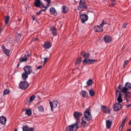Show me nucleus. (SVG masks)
<instances>
[{"label":"nucleus","mask_w":131,"mask_h":131,"mask_svg":"<svg viewBox=\"0 0 131 131\" xmlns=\"http://www.w3.org/2000/svg\"><path fill=\"white\" fill-rule=\"evenodd\" d=\"M78 121H77L73 124L68 126L66 128V131H75L78 128Z\"/></svg>","instance_id":"nucleus-1"},{"label":"nucleus","mask_w":131,"mask_h":131,"mask_svg":"<svg viewBox=\"0 0 131 131\" xmlns=\"http://www.w3.org/2000/svg\"><path fill=\"white\" fill-rule=\"evenodd\" d=\"M90 109L88 108L84 112V115L85 119L86 120L89 121L92 119V116L90 112Z\"/></svg>","instance_id":"nucleus-2"},{"label":"nucleus","mask_w":131,"mask_h":131,"mask_svg":"<svg viewBox=\"0 0 131 131\" xmlns=\"http://www.w3.org/2000/svg\"><path fill=\"white\" fill-rule=\"evenodd\" d=\"M84 8L86 9H87V7L86 5L85 0H80L79 5L77 9L78 10H80Z\"/></svg>","instance_id":"nucleus-3"},{"label":"nucleus","mask_w":131,"mask_h":131,"mask_svg":"<svg viewBox=\"0 0 131 131\" xmlns=\"http://www.w3.org/2000/svg\"><path fill=\"white\" fill-rule=\"evenodd\" d=\"M29 84L26 81H23L20 83L19 85V88L22 90H25L28 87Z\"/></svg>","instance_id":"nucleus-4"},{"label":"nucleus","mask_w":131,"mask_h":131,"mask_svg":"<svg viewBox=\"0 0 131 131\" xmlns=\"http://www.w3.org/2000/svg\"><path fill=\"white\" fill-rule=\"evenodd\" d=\"M122 94L119 92V91L117 90H116V96L117 97V100L118 103H120L122 102L123 100L122 99Z\"/></svg>","instance_id":"nucleus-5"},{"label":"nucleus","mask_w":131,"mask_h":131,"mask_svg":"<svg viewBox=\"0 0 131 131\" xmlns=\"http://www.w3.org/2000/svg\"><path fill=\"white\" fill-rule=\"evenodd\" d=\"M131 89V84L129 82L126 83L125 85V86L123 88L122 92H125L127 90Z\"/></svg>","instance_id":"nucleus-6"},{"label":"nucleus","mask_w":131,"mask_h":131,"mask_svg":"<svg viewBox=\"0 0 131 131\" xmlns=\"http://www.w3.org/2000/svg\"><path fill=\"white\" fill-rule=\"evenodd\" d=\"M124 93L125 95L124 99L127 102H129L130 101V94L129 91H125V92H122Z\"/></svg>","instance_id":"nucleus-7"},{"label":"nucleus","mask_w":131,"mask_h":131,"mask_svg":"<svg viewBox=\"0 0 131 131\" xmlns=\"http://www.w3.org/2000/svg\"><path fill=\"white\" fill-rule=\"evenodd\" d=\"M24 69L25 72L29 74H30L32 72L31 67L30 66H27L24 68Z\"/></svg>","instance_id":"nucleus-8"},{"label":"nucleus","mask_w":131,"mask_h":131,"mask_svg":"<svg viewBox=\"0 0 131 131\" xmlns=\"http://www.w3.org/2000/svg\"><path fill=\"white\" fill-rule=\"evenodd\" d=\"M122 107V105L121 103H116L113 105V108L114 110L118 111Z\"/></svg>","instance_id":"nucleus-9"},{"label":"nucleus","mask_w":131,"mask_h":131,"mask_svg":"<svg viewBox=\"0 0 131 131\" xmlns=\"http://www.w3.org/2000/svg\"><path fill=\"white\" fill-rule=\"evenodd\" d=\"M50 106L51 107V110H53V106L54 108H56L57 106L58 101L57 100H54L52 102L51 101L49 102Z\"/></svg>","instance_id":"nucleus-10"},{"label":"nucleus","mask_w":131,"mask_h":131,"mask_svg":"<svg viewBox=\"0 0 131 131\" xmlns=\"http://www.w3.org/2000/svg\"><path fill=\"white\" fill-rule=\"evenodd\" d=\"M80 18L81 20V23H84L88 19V17L85 14H80Z\"/></svg>","instance_id":"nucleus-11"},{"label":"nucleus","mask_w":131,"mask_h":131,"mask_svg":"<svg viewBox=\"0 0 131 131\" xmlns=\"http://www.w3.org/2000/svg\"><path fill=\"white\" fill-rule=\"evenodd\" d=\"M82 113L78 112H75L73 114V115L75 117V118L78 120L79 119L80 116H82Z\"/></svg>","instance_id":"nucleus-12"},{"label":"nucleus","mask_w":131,"mask_h":131,"mask_svg":"<svg viewBox=\"0 0 131 131\" xmlns=\"http://www.w3.org/2000/svg\"><path fill=\"white\" fill-rule=\"evenodd\" d=\"M102 110L105 113H110V110L109 108L105 106H102L101 107Z\"/></svg>","instance_id":"nucleus-13"},{"label":"nucleus","mask_w":131,"mask_h":131,"mask_svg":"<svg viewBox=\"0 0 131 131\" xmlns=\"http://www.w3.org/2000/svg\"><path fill=\"white\" fill-rule=\"evenodd\" d=\"M94 30L95 31L101 32L103 31V27L100 26H96L94 27Z\"/></svg>","instance_id":"nucleus-14"},{"label":"nucleus","mask_w":131,"mask_h":131,"mask_svg":"<svg viewBox=\"0 0 131 131\" xmlns=\"http://www.w3.org/2000/svg\"><path fill=\"white\" fill-rule=\"evenodd\" d=\"M103 39L104 41L106 43H109L111 41V37L108 35H106L104 37Z\"/></svg>","instance_id":"nucleus-15"},{"label":"nucleus","mask_w":131,"mask_h":131,"mask_svg":"<svg viewBox=\"0 0 131 131\" xmlns=\"http://www.w3.org/2000/svg\"><path fill=\"white\" fill-rule=\"evenodd\" d=\"M51 46L50 43L47 41L45 42L43 47L45 48L48 49L51 47Z\"/></svg>","instance_id":"nucleus-16"},{"label":"nucleus","mask_w":131,"mask_h":131,"mask_svg":"<svg viewBox=\"0 0 131 131\" xmlns=\"http://www.w3.org/2000/svg\"><path fill=\"white\" fill-rule=\"evenodd\" d=\"M6 121V118L5 117L3 116L0 117V123L1 124L4 125L5 124Z\"/></svg>","instance_id":"nucleus-17"},{"label":"nucleus","mask_w":131,"mask_h":131,"mask_svg":"<svg viewBox=\"0 0 131 131\" xmlns=\"http://www.w3.org/2000/svg\"><path fill=\"white\" fill-rule=\"evenodd\" d=\"M42 4L40 0H35V1L34 5L36 7H39L40 5L42 6Z\"/></svg>","instance_id":"nucleus-18"},{"label":"nucleus","mask_w":131,"mask_h":131,"mask_svg":"<svg viewBox=\"0 0 131 131\" xmlns=\"http://www.w3.org/2000/svg\"><path fill=\"white\" fill-rule=\"evenodd\" d=\"M106 125L108 129L110 128L112 125V121L110 120H108L106 121Z\"/></svg>","instance_id":"nucleus-19"},{"label":"nucleus","mask_w":131,"mask_h":131,"mask_svg":"<svg viewBox=\"0 0 131 131\" xmlns=\"http://www.w3.org/2000/svg\"><path fill=\"white\" fill-rule=\"evenodd\" d=\"M2 48L3 50V52L7 55L9 54L10 51L9 50L6 49L4 45H2Z\"/></svg>","instance_id":"nucleus-20"},{"label":"nucleus","mask_w":131,"mask_h":131,"mask_svg":"<svg viewBox=\"0 0 131 131\" xmlns=\"http://www.w3.org/2000/svg\"><path fill=\"white\" fill-rule=\"evenodd\" d=\"M81 95L83 97H85L88 96V93L87 92L85 91H82L81 92Z\"/></svg>","instance_id":"nucleus-21"},{"label":"nucleus","mask_w":131,"mask_h":131,"mask_svg":"<svg viewBox=\"0 0 131 131\" xmlns=\"http://www.w3.org/2000/svg\"><path fill=\"white\" fill-rule=\"evenodd\" d=\"M95 61V60H92L91 59L87 60V59H85L83 60L84 63H88L91 64L92 63L93 61Z\"/></svg>","instance_id":"nucleus-22"},{"label":"nucleus","mask_w":131,"mask_h":131,"mask_svg":"<svg viewBox=\"0 0 131 131\" xmlns=\"http://www.w3.org/2000/svg\"><path fill=\"white\" fill-rule=\"evenodd\" d=\"M68 10L67 7L66 6H63L62 7V11L64 13H66Z\"/></svg>","instance_id":"nucleus-23"},{"label":"nucleus","mask_w":131,"mask_h":131,"mask_svg":"<svg viewBox=\"0 0 131 131\" xmlns=\"http://www.w3.org/2000/svg\"><path fill=\"white\" fill-rule=\"evenodd\" d=\"M29 74L25 72H23L22 74V77L23 79L25 80L28 78V75Z\"/></svg>","instance_id":"nucleus-24"},{"label":"nucleus","mask_w":131,"mask_h":131,"mask_svg":"<svg viewBox=\"0 0 131 131\" xmlns=\"http://www.w3.org/2000/svg\"><path fill=\"white\" fill-rule=\"evenodd\" d=\"M87 122L86 121H84L83 119L82 118V121L81 123V125L83 128H85L86 127Z\"/></svg>","instance_id":"nucleus-25"},{"label":"nucleus","mask_w":131,"mask_h":131,"mask_svg":"<svg viewBox=\"0 0 131 131\" xmlns=\"http://www.w3.org/2000/svg\"><path fill=\"white\" fill-rule=\"evenodd\" d=\"M27 60V58L25 55V56L23 57L20 59V63L26 61Z\"/></svg>","instance_id":"nucleus-26"},{"label":"nucleus","mask_w":131,"mask_h":131,"mask_svg":"<svg viewBox=\"0 0 131 131\" xmlns=\"http://www.w3.org/2000/svg\"><path fill=\"white\" fill-rule=\"evenodd\" d=\"M89 93L90 95L91 96H94L95 94V92L92 89L89 91Z\"/></svg>","instance_id":"nucleus-27"},{"label":"nucleus","mask_w":131,"mask_h":131,"mask_svg":"<svg viewBox=\"0 0 131 131\" xmlns=\"http://www.w3.org/2000/svg\"><path fill=\"white\" fill-rule=\"evenodd\" d=\"M35 98V96L34 95H32L30 97L28 103H29L32 101Z\"/></svg>","instance_id":"nucleus-28"},{"label":"nucleus","mask_w":131,"mask_h":131,"mask_svg":"<svg viewBox=\"0 0 131 131\" xmlns=\"http://www.w3.org/2000/svg\"><path fill=\"white\" fill-rule=\"evenodd\" d=\"M10 17L9 16H6L5 19V22L6 24H7L9 22Z\"/></svg>","instance_id":"nucleus-29"},{"label":"nucleus","mask_w":131,"mask_h":131,"mask_svg":"<svg viewBox=\"0 0 131 131\" xmlns=\"http://www.w3.org/2000/svg\"><path fill=\"white\" fill-rule=\"evenodd\" d=\"M50 12L51 14H54L55 13L56 10L54 7H52L50 8Z\"/></svg>","instance_id":"nucleus-30"},{"label":"nucleus","mask_w":131,"mask_h":131,"mask_svg":"<svg viewBox=\"0 0 131 131\" xmlns=\"http://www.w3.org/2000/svg\"><path fill=\"white\" fill-rule=\"evenodd\" d=\"M81 60V58L77 59L75 62V64L76 65H79L80 64Z\"/></svg>","instance_id":"nucleus-31"},{"label":"nucleus","mask_w":131,"mask_h":131,"mask_svg":"<svg viewBox=\"0 0 131 131\" xmlns=\"http://www.w3.org/2000/svg\"><path fill=\"white\" fill-rule=\"evenodd\" d=\"M23 131H28L29 128L26 125H24L22 127Z\"/></svg>","instance_id":"nucleus-32"},{"label":"nucleus","mask_w":131,"mask_h":131,"mask_svg":"<svg viewBox=\"0 0 131 131\" xmlns=\"http://www.w3.org/2000/svg\"><path fill=\"white\" fill-rule=\"evenodd\" d=\"M42 8H45V9H41V10H40V11H41V12H43V11H44V12H45L47 9V8H48V6H45L44 5H43V4H42Z\"/></svg>","instance_id":"nucleus-33"},{"label":"nucleus","mask_w":131,"mask_h":131,"mask_svg":"<svg viewBox=\"0 0 131 131\" xmlns=\"http://www.w3.org/2000/svg\"><path fill=\"white\" fill-rule=\"evenodd\" d=\"M26 113L29 116H30L31 114V112L30 109H28L26 110Z\"/></svg>","instance_id":"nucleus-34"},{"label":"nucleus","mask_w":131,"mask_h":131,"mask_svg":"<svg viewBox=\"0 0 131 131\" xmlns=\"http://www.w3.org/2000/svg\"><path fill=\"white\" fill-rule=\"evenodd\" d=\"M88 86H90L92 84V80L91 79L89 80L86 82Z\"/></svg>","instance_id":"nucleus-35"},{"label":"nucleus","mask_w":131,"mask_h":131,"mask_svg":"<svg viewBox=\"0 0 131 131\" xmlns=\"http://www.w3.org/2000/svg\"><path fill=\"white\" fill-rule=\"evenodd\" d=\"M21 34H17L16 35V39L17 40L21 38Z\"/></svg>","instance_id":"nucleus-36"},{"label":"nucleus","mask_w":131,"mask_h":131,"mask_svg":"<svg viewBox=\"0 0 131 131\" xmlns=\"http://www.w3.org/2000/svg\"><path fill=\"white\" fill-rule=\"evenodd\" d=\"M89 56L90 55L89 54L86 53L83 57L85 59H87L89 58Z\"/></svg>","instance_id":"nucleus-37"},{"label":"nucleus","mask_w":131,"mask_h":131,"mask_svg":"<svg viewBox=\"0 0 131 131\" xmlns=\"http://www.w3.org/2000/svg\"><path fill=\"white\" fill-rule=\"evenodd\" d=\"M9 92V91L7 89L3 91L4 95L7 94H8Z\"/></svg>","instance_id":"nucleus-38"},{"label":"nucleus","mask_w":131,"mask_h":131,"mask_svg":"<svg viewBox=\"0 0 131 131\" xmlns=\"http://www.w3.org/2000/svg\"><path fill=\"white\" fill-rule=\"evenodd\" d=\"M127 120V116H126L124 118V119L123 120L122 123V124L124 125L125 122H126Z\"/></svg>","instance_id":"nucleus-39"},{"label":"nucleus","mask_w":131,"mask_h":131,"mask_svg":"<svg viewBox=\"0 0 131 131\" xmlns=\"http://www.w3.org/2000/svg\"><path fill=\"white\" fill-rule=\"evenodd\" d=\"M39 110L41 112H43L44 111V109L43 106H40L38 107Z\"/></svg>","instance_id":"nucleus-40"},{"label":"nucleus","mask_w":131,"mask_h":131,"mask_svg":"<svg viewBox=\"0 0 131 131\" xmlns=\"http://www.w3.org/2000/svg\"><path fill=\"white\" fill-rule=\"evenodd\" d=\"M106 24V21H104V20H103L102 21V23L100 25V26H102V27H103V26L104 25Z\"/></svg>","instance_id":"nucleus-41"},{"label":"nucleus","mask_w":131,"mask_h":131,"mask_svg":"<svg viewBox=\"0 0 131 131\" xmlns=\"http://www.w3.org/2000/svg\"><path fill=\"white\" fill-rule=\"evenodd\" d=\"M47 3V4L46 6H48V7H49V4L50 3L51 1L50 0H44Z\"/></svg>","instance_id":"nucleus-42"},{"label":"nucleus","mask_w":131,"mask_h":131,"mask_svg":"<svg viewBox=\"0 0 131 131\" xmlns=\"http://www.w3.org/2000/svg\"><path fill=\"white\" fill-rule=\"evenodd\" d=\"M128 63V60H126V61H124V68L126 67V65Z\"/></svg>","instance_id":"nucleus-43"},{"label":"nucleus","mask_w":131,"mask_h":131,"mask_svg":"<svg viewBox=\"0 0 131 131\" xmlns=\"http://www.w3.org/2000/svg\"><path fill=\"white\" fill-rule=\"evenodd\" d=\"M124 126V125L121 124V125L120 126L119 128V131H122L123 130V128Z\"/></svg>","instance_id":"nucleus-44"},{"label":"nucleus","mask_w":131,"mask_h":131,"mask_svg":"<svg viewBox=\"0 0 131 131\" xmlns=\"http://www.w3.org/2000/svg\"><path fill=\"white\" fill-rule=\"evenodd\" d=\"M118 89H120L121 90V92H122V89H123V88H121V85L120 84H119L118 86Z\"/></svg>","instance_id":"nucleus-45"},{"label":"nucleus","mask_w":131,"mask_h":131,"mask_svg":"<svg viewBox=\"0 0 131 131\" xmlns=\"http://www.w3.org/2000/svg\"><path fill=\"white\" fill-rule=\"evenodd\" d=\"M51 30L52 31H54L56 30V29L54 27H52L51 28Z\"/></svg>","instance_id":"nucleus-46"},{"label":"nucleus","mask_w":131,"mask_h":131,"mask_svg":"<svg viewBox=\"0 0 131 131\" xmlns=\"http://www.w3.org/2000/svg\"><path fill=\"white\" fill-rule=\"evenodd\" d=\"M28 130V131H34V128L32 127L29 128Z\"/></svg>","instance_id":"nucleus-47"},{"label":"nucleus","mask_w":131,"mask_h":131,"mask_svg":"<svg viewBox=\"0 0 131 131\" xmlns=\"http://www.w3.org/2000/svg\"><path fill=\"white\" fill-rule=\"evenodd\" d=\"M127 25V23H125L123 24L122 26V27L123 28H125Z\"/></svg>","instance_id":"nucleus-48"},{"label":"nucleus","mask_w":131,"mask_h":131,"mask_svg":"<svg viewBox=\"0 0 131 131\" xmlns=\"http://www.w3.org/2000/svg\"><path fill=\"white\" fill-rule=\"evenodd\" d=\"M86 53H85V52L83 51H82L81 52V54L83 56H85V54Z\"/></svg>","instance_id":"nucleus-49"},{"label":"nucleus","mask_w":131,"mask_h":131,"mask_svg":"<svg viewBox=\"0 0 131 131\" xmlns=\"http://www.w3.org/2000/svg\"><path fill=\"white\" fill-rule=\"evenodd\" d=\"M48 59V57H46L45 58L44 62V63L46 62Z\"/></svg>","instance_id":"nucleus-50"},{"label":"nucleus","mask_w":131,"mask_h":131,"mask_svg":"<svg viewBox=\"0 0 131 131\" xmlns=\"http://www.w3.org/2000/svg\"><path fill=\"white\" fill-rule=\"evenodd\" d=\"M41 13V11L40 10L38 12H37L36 13V15L39 16L40 15Z\"/></svg>","instance_id":"nucleus-51"},{"label":"nucleus","mask_w":131,"mask_h":131,"mask_svg":"<svg viewBox=\"0 0 131 131\" xmlns=\"http://www.w3.org/2000/svg\"><path fill=\"white\" fill-rule=\"evenodd\" d=\"M52 33L54 36H55L57 35V33L54 31H53L52 32Z\"/></svg>","instance_id":"nucleus-52"},{"label":"nucleus","mask_w":131,"mask_h":131,"mask_svg":"<svg viewBox=\"0 0 131 131\" xmlns=\"http://www.w3.org/2000/svg\"><path fill=\"white\" fill-rule=\"evenodd\" d=\"M42 67V66H39L37 67V69H39L41 68Z\"/></svg>","instance_id":"nucleus-53"},{"label":"nucleus","mask_w":131,"mask_h":131,"mask_svg":"<svg viewBox=\"0 0 131 131\" xmlns=\"http://www.w3.org/2000/svg\"><path fill=\"white\" fill-rule=\"evenodd\" d=\"M126 106L127 107H129L130 106H131V103L130 104H129L128 105H126Z\"/></svg>","instance_id":"nucleus-54"},{"label":"nucleus","mask_w":131,"mask_h":131,"mask_svg":"<svg viewBox=\"0 0 131 131\" xmlns=\"http://www.w3.org/2000/svg\"><path fill=\"white\" fill-rule=\"evenodd\" d=\"M32 18L33 21H34L35 19V17L34 16H32Z\"/></svg>","instance_id":"nucleus-55"},{"label":"nucleus","mask_w":131,"mask_h":131,"mask_svg":"<svg viewBox=\"0 0 131 131\" xmlns=\"http://www.w3.org/2000/svg\"><path fill=\"white\" fill-rule=\"evenodd\" d=\"M128 124L129 125H131V119L128 122Z\"/></svg>","instance_id":"nucleus-56"},{"label":"nucleus","mask_w":131,"mask_h":131,"mask_svg":"<svg viewBox=\"0 0 131 131\" xmlns=\"http://www.w3.org/2000/svg\"><path fill=\"white\" fill-rule=\"evenodd\" d=\"M38 40V39L37 38H33V40L34 41H36Z\"/></svg>","instance_id":"nucleus-57"},{"label":"nucleus","mask_w":131,"mask_h":131,"mask_svg":"<svg viewBox=\"0 0 131 131\" xmlns=\"http://www.w3.org/2000/svg\"><path fill=\"white\" fill-rule=\"evenodd\" d=\"M20 62L19 63H18V64L17 65V67H19V66L20 65Z\"/></svg>","instance_id":"nucleus-58"},{"label":"nucleus","mask_w":131,"mask_h":131,"mask_svg":"<svg viewBox=\"0 0 131 131\" xmlns=\"http://www.w3.org/2000/svg\"><path fill=\"white\" fill-rule=\"evenodd\" d=\"M2 99H3V98H1V99H0V102H1V101H3Z\"/></svg>","instance_id":"nucleus-59"},{"label":"nucleus","mask_w":131,"mask_h":131,"mask_svg":"<svg viewBox=\"0 0 131 131\" xmlns=\"http://www.w3.org/2000/svg\"><path fill=\"white\" fill-rule=\"evenodd\" d=\"M126 131H131V129H128Z\"/></svg>","instance_id":"nucleus-60"},{"label":"nucleus","mask_w":131,"mask_h":131,"mask_svg":"<svg viewBox=\"0 0 131 131\" xmlns=\"http://www.w3.org/2000/svg\"><path fill=\"white\" fill-rule=\"evenodd\" d=\"M115 0H111V1L112 2H113V1H115Z\"/></svg>","instance_id":"nucleus-61"},{"label":"nucleus","mask_w":131,"mask_h":131,"mask_svg":"<svg viewBox=\"0 0 131 131\" xmlns=\"http://www.w3.org/2000/svg\"><path fill=\"white\" fill-rule=\"evenodd\" d=\"M18 20L19 21H21L20 20V19H18Z\"/></svg>","instance_id":"nucleus-62"},{"label":"nucleus","mask_w":131,"mask_h":131,"mask_svg":"<svg viewBox=\"0 0 131 131\" xmlns=\"http://www.w3.org/2000/svg\"><path fill=\"white\" fill-rule=\"evenodd\" d=\"M15 131H17V129H15Z\"/></svg>","instance_id":"nucleus-63"},{"label":"nucleus","mask_w":131,"mask_h":131,"mask_svg":"<svg viewBox=\"0 0 131 131\" xmlns=\"http://www.w3.org/2000/svg\"><path fill=\"white\" fill-rule=\"evenodd\" d=\"M75 2H76V1H75Z\"/></svg>","instance_id":"nucleus-64"}]
</instances>
